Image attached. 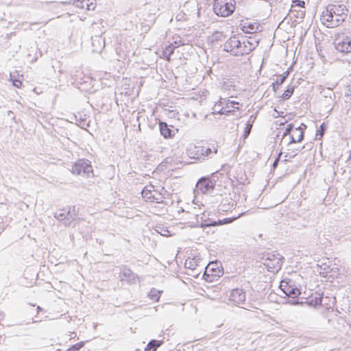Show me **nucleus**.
<instances>
[{"label": "nucleus", "instance_id": "obj_1", "mask_svg": "<svg viewBox=\"0 0 351 351\" xmlns=\"http://www.w3.org/2000/svg\"><path fill=\"white\" fill-rule=\"evenodd\" d=\"M348 9L343 4H329L321 16L322 23L328 28L339 26L348 16Z\"/></svg>", "mask_w": 351, "mask_h": 351}, {"label": "nucleus", "instance_id": "obj_2", "mask_svg": "<svg viewBox=\"0 0 351 351\" xmlns=\"http://www.w3.org/2000/svg\"><path fill=\"white\" fill-rule=\"evenodd\" d=\"M217 153V147L213 145L212 147L204 146H194L188 150L190 157L200 161L212 158L213 156Z\"/></svg>", "mask_w": 351, "mask_h": 351}, {"label": "nucleus", "instance_id": "obj_3", "mask_svg": "<svg viewBox=\"0 0 351 351\" xmlns=\"http://www.w3.org/2000/svg\"><path fill=\"white\" fill-rule=\"evenodd\" d=\"M234 5V0H215L213 10L217 15L226 17L233 13Z\"/></svg>", "mask_w": 351, "mask_h": 351}, {"label": "nucleus", "instance_id": "obj_4", "mask_svg": "<svg viewBox=\"0 0 351 351\" xmlns=\"http://www.w3.org/2000/svg\"><path fill=\"white\" fill-rule=\"evenodd\" d=\"M284 258L278 254L268 253L262 258L263 264L270 272H278L282 267Z\"/></svg>", "mask_w": 351, "mask_h": 351}, {"label": "nucleus", "instance_id": "obj_5", "mask_svg": "<svg viewBox=\"0 0 351 351\" xmlns=\"http://www.w3.org/2000/svg\"><path fill=\"white\" fill-rule=\"evenodd\" d=\"M241 45L242 40L238 36L234 35L224 43L223 49L233 56H242Z\"/></svg>", "mask_w": 351, "mask_h": 351}, {"label": "nucleus", "instance_id": "obj_6", "mask_svg": "<svg viewBox=\"0 0 351 351\" xmlns=\"http://www.w3.org/2000/svg\"><path fill=\"white\" fill-rule=\"evenodd\" d=\"M71 171L73 174L86 175L88 177L93 173V169L88 160L79 159L73 165Z\"/></svg>", "mask_w": 351, "mask_h": 351}, {"label": "nucleus", "instance_id": "obj_7", "mask_svg": "<svg viewBox=\"0 0 351 351\" xmlns=\"http://www.w3.org/2000/svg\"><path fill=\"white\" fill-rule=\"evenodd\" d=\"M280 291L289 298H295L300 295L299 289L294 286L293 282L290 279H284L280 284Z\"/></svg>", "mask_w": 351, "mask_h": 351}, {"label": "nucleus", "instance_id": "obj_8", "mask_svg": "<svg viewBox=\"0 0 351 351\" xmlns=\"http://www.w3.org/2000/svg\"><path fill=\"white\" fill-rule=\"evenodd\" d=\"M119 278L121 281H125L129 284H135L138 279L136 274L127 266H122L120 268Z\"/></svg>", "mask_w": 351, "mask_h": 351}, {"label": "nucleus", "instance_id": "obj_9", "mask_svg": "<svg viewBox=\"0 0 351 351\" xmlns=\"http://www.w3.org/2000/svg\"><path fill=\"white\" fill-rule=\"evenodd\" d=\"M335 49L342 53H348L351 52V39L348 36L343 37L342 38H337L335 41Z\"/></svg>", "mask_w": 351, "mask_h": 351}, {"label": "nucleus", "instance_id": "obj_10", "mask_svg": "<svg viewBox=\"0 0 351 351\" xmlns=\"http://www.w3.org/2000/svg\"><path fill=\"white\" fill-rule=\"evenodd\" d=\"M245 298V291L240 288L232 289L229 297V300L235 305L243 304Z\"/></svg>", "mask_w": 351, "mask_h": 351}, {"label": "nucleus", "instance_id": "obj_11", "mask_svg": "<svg viewBox=\"0 0 351 351\" xmlns=\"http://www.w3.org/2000/svg\"><path fill=\"white\" fill-rule=\"evenodd\" d=\"M215 182L209 178H202L196 184V188L202 193H206L214 189Z\"/></svg>", "mask_w": 351, "mask_h": 351}, {"label": "nucleus", "instance_id": "obj_12", "mask_svg": "<svg viewBox=\"0 0 351 351\" xmlns=\"http://www.w3.org/2000/svg\"><path fill=\"white\" fill-rule=\"evenodd\" d=\"M214 265L215 263H210L205 268L203 278L207 282H213L216 277H219L220 276L221 270L214 268Z\"/></svg>", "mask_w": 351, "mask_h": 351}, {"label": "nucleus", "instance_id": "obj_13", "mask_svg": "<svg viewBox=\"0 0 351 351\" xmlns=\"http://www.w3.org/2000/svg\"><path fill=\"white\" fill-rule=\"evenodd\" d=\"M236 219H237V217L225 218L223 219H219L218 221L211 220L210 219H203L201 222L200 227L205 229L208 227L228 224L232 223Z\"/></svg>", "mask_w": 351, "mask_h": 351}, {"label": "nucleus", "instance_id": "obj_14", "mask_svg": "<svg viewBox=\"0 0 351 351\" xmlns=\"http://www.w3.org/2000/svg\"><path fill=\"white\" fill-rule=\"evenodd\" d=\"M242 45H241V52L242 56L244 54H247L254 50L256 47L258 45V41L256 40H250L249 39L242 38Z\"/></svg>", "mask_w": 351, "mask_h": 351}, {"label": "nucleus", "instance_id": "obj_15", "mask_svg": "<svg viewBox=\"0 0 351 351\" xmlns=\"http://www.w3.org/2000/svg\"><path fill=\"white\" fill-rule=\"evenodd\" d=\"M90 0H75L73 2V5L82 9L86 8L88 10H94L95 8V3Z\"/></svg>", "mask_w": 351, "mask_h": 351}, {"label": "nucleus", "instance_id": "obj_16", "mask_svg": "<svg viewBox=\"0 0 351 351\" xmlns=\"http://www.w3.org/2000/svg\"><path fill=\"white\" fill-rule=\"evenodd\" d=\"M291 0H280L277 3V8L280 13L287 16L291 11Z\"/></svg>", "mask_w": 351, "mask_h": 351}, {"label": "nucleus", "instance_id": "obj_17", "mask_svg": "<svg viewBox=\"0 0 351 351\" xmlns=\"http://www.w3.org/2000/svg\"><path fill=\"white\" fill-rule=\"evenodd\" d=\"M161 135L165 138H171L174 135L173 130L165 122L160 121L159 123Z\"/></svg>", "mask_w": 351, "mask_h": 351}, {"label": "nucleus", "instance_id": "obj_18", "mask_svg": "<svg viewBox=\"0 0 351 351\" xmlns=\"http://www.w3.org/2000/svg\"><path fill=\"white\" fill-rule=\"evenodd\" d=\"M54 217L59 221H62L65 226L71 225L70 218L67 215V210L65 209H62V210H60V212H56L54 214Z\"/></svg>", "mask_w": 351, "mask_h": 351}, {"label": "nucleus", "instance_id": "obj_19", "mask_svg": "<svg viewBox=\"0 0 351 351\" xmlns=\"http://www.w3.org/2000/svg\"><path fill=\"white\" fill-rule=\"evenodd\" d=\"M220 103L221 104H225V108L231 110L230 112L234 111L235 110L239 109V103L234 101H230L226 99H220Z\"/></svg>", "mask_w": 351, "mask_h": 351}, {"label": "nucleus", "instance_id": "obj_20", "mask_svg": "<svg viewBox=\"0 0 351 351\" xmlns=\"http://www.w3.org/2000/svg\"><path fill=\"white\" fill-rule=\"evenodd\" d=\"M142 196L144 199H146V201H150V202H160L161 198L156 197L153 194L151 190H148L147 189H143L142 192Z\"/></svg>", "mask_w": 351, "mask_h": 351}, {"label": "nucleus", "instance_id": "obj_21", "mask_svg": "<svg viewBox=\"0 0 351 351\" xmlns=\"http://www.w3.org/2000/svg\"><path fill=\"white\" fill-rule=\"evenodd\" d=\"M322 296L319 294H316L312 296L310 299L306 301V303L310 306H317L322 304Z\"/></svg>", "mask_w": 351, "mask_h": 351}, {"label": "nucleus", "instance_id": "obj_22", "mask_svg": "<svg viewBox=\"0 0 351 351\" xmlns=\"http://www.w3.org/2000/svg\"><path fill=\"white\" fill-rule=\"evenodd\" d=\"M177 46H175L173 43L167 46L162 51V57L167 60H170V56L173 53L175 49Z\"/></svg>", "mask_w": 351, "mask_h": 351}, {"label": "nucleus", "instance_id": "obj_23", "mask_svg": "<svg viewBox=\"0 0 351 351\" xmlns=\"http://www.w3.org/2000/svg\"><path fill=\"white\" fill-rule=\"evenodd\" d=\"M225 104H221L220 101L219 103L216 104L213 107V113L220 114H228L230 113V110H226Z\"/></svg>", "mask_w": 351, "mask_h": 351}, {"label": "nucleus", "instance_id": "obj_24", "mask_svg": "<svg viewBox=\"0 0 351 351\" xmlns=\"http://www.w3.org/2000/svg\"><path fill=\"white\" fill-rule=\"evenodd\" d=\"M162 343V341L151 340L145 348V351H156Z\"/></svg>", "mask_w": 351, "mask_h": 351}, {"label": "nucleus", "instance_id": "obj_25", "mask_svg": "<svg viewBox=\"0 0 351 351\" xmlns=\"http://www.w3.org/2000/svg\"><path fill=\"white\" fill-rule=\"evenodd\" d=\"M254 121H255V117L253 115H251L248 121L246 123V127L245 128V131L243 133L244 138H246L250 135Z\"/></svg>", "mask_w": 351, "mask_h": 351}, {"label": "nucleus", "instance_id": "obj_26", "mask_svg": "<svg viewBox=\"0 0 351 351\" xmlns=\"http://www.w3.org/2000/svg\"><path fill=\"white\" fill-rule=\"evenodd\" d=\"M258 27H259V25H258L257 23H250L247 25H243V31L245 32V33L252 34V33L256 32L257 30L258 29Z\"/></svg>", "mask_w": 351, "mask_h": 351}, {"label": "nucleus", "instance_id": "obj_27", "mask_svg": "<svg viewBox=\"0 0 351 351\" xmlns=\"http://www.w3.org/2000/svg\"><path fill=\"white\" fill-rule=\"evenodd\" d=\"M155 230L162 236L169 237L171 235L170 232L167 228L163 226L162 225H156Z\"/></svg>", "mask_w": 351, "mask_h": 351}, {"label": "nucleus", "instance_id": "obj_28", "mask_svg": "<svg viewBox=\"0 0 351 351\" xmlns=\"http://www.w3.org/2000/svg\"><path fill=\"white\" fill-rule=\"evenodd\" d=\"M77 213L78 209L76 208L75 206H71L69 208L67 215L70 218V223L75 219V217L77 216Z\"/></svg>", "mask_w": 351, "mask_h": 351}, {"label": "nucleus", "instance_id": "obj_29", "mask_svg": "<svg viewBox=\"0 0 351 351\" xmlns=\"http://www.w3.org/2000/svg\"><path fill=\"white\" fill-rule=\"evenodd\" d=\"M160 291H158L157 289H152L149 293V298L155 301V302H157L159 300V298H160Z\"/></svg>", "mask_w": 351, "mask_h": 351}, {"label": "nucleus", "instance_id": "obj_30", "mask_svg": "<svg viewBox=\"0 0 351 351\" xmlns=\"http://www.w3.org/2000/svg\"><path fill=\"white\" fill-rule=\"evenodd\" d=\"M294 89H295L294 86L289 87L287 90H285V92L283 93V94L282 95V97L284 99H289L291 97V95L293 94Z\"/></svg>", "mask_w": 351, "mask_h": 351}, {"label": "nucleus", "instance_id": "obj_31", "mask_svg": "<svg viewBox=\"0 0 351 351\" xmlns=\"http://www.w3.org/2000/svg\"><path fill=\"white\" fill-rule=\"evenodd\" d=\"M185 266L187 268L194 271L195 270V268L197 266V261L195 259L186 260L185 262Z\"/></svg>", "mask_w": 351, "mask_h": 351}, {"label": "nucleus", "instance_id": "obj_32", "mask_svg": "<svg viewBox=\"0 0 351 351\" xmlns=\"http://www.w3.org/2000/svg\"><path fill=\"white\" fill-rule=\"evenodd\" d=\"M286 80V76H282L280 79H277L275 82H273L272 87L274 91H276V90L278 88V86L284 83V82Z\"/></svg>", "mask_w": 351, "mask_h": 351}, {"label": "nucleus", "instance_id": "obj_33", "mask_svg": "<svg viewBox=\"0 0 351 351\" xmlns=\"http://www.w3.org/2000/svg\"><path fill=\"white\" fill-rule=\"evenodd\" d=\"M84 344H85L84 341H80V342L72 346L66 351H79L82 348L84 347Z\"/></svg>", "mask_w": 351, "mask_h": 351}, {"label": "nucleus", "instance_id": "obj_34", "mask_svg": "<svg viewBox=\"0 0 351 351\" xmlns=\"http://www.w3.org/2000/svg\"><path fill=\"white\" fill-rule=\"evenodd\" d=\"M326 129H327V124L324 122L322 123L317 131V136H318V135L320 136V137L319 138H320L324 135Z\"/></svg>", "mask_w": 351, "mask_h": 351}, {"label": "nucleus", "instance_id": "obj_35", "mask_svg": "<svg viewBox=\"0 0 351 351\" xmlns=\"http://www.w3.org/2000/svg\"><path fill=\"white\" fill-rule=\"evenodd\" d=\"M321 269L324 270V271H321V273L328 274L333 271V267H330V265H328L326 263H323L320 266Z\"/></svg>", "mask_w": 351, "mask_h": 351}, {"label": "nucleus", "instance_id": "obj_36", "mask_svg": "<svg viewBox=\"0 0 351 351\" xmlns=\"http://www.w3.org/2000/svg\"><path fill=\"white\" fill-rule=\"evenodd\" d=\"M305 2L304 1L300 0H292V4L291 5V8L293 6H298L300 8H304Z\"/></svg>", "mask_w": 351, "mask_h": 351}, {"label": "nucleus", "instance_id": "obj_37", "mask_svg": "<svg viewBox=\"0 0 351 351\" xmlns=\"http://www.w3.org/2000/svg\"><path fill=\"white\" fill-rule=\"evenodd\" d=\"M293 128H294V125L293 123H290V124L287 125L285 128V131L283 134V136L289 135Z\"/></svg>", "mask_w": 351, "mask_h": 351}, {"label": "nucleus", "instance_id": "obj_38", "mask_svg": "<svg viewBox=\"0 0 351 351\" xmlns=\"http://www.w3.org/2000/svg\"><path fill=\"white\" fill-rule=\"evenodd\" d=\"M10 77H11V80L12 81V84L17 87V88H19L21 85H22V82L21 80H14L12 78V75H10Z\"/></svg>", "mask_w": 351, "mask_h": 351}, {"label": "nucleus", "instance_id": "obj_39", "mask_svg": "<svg viewBox=\"0 0 351 351\" xmlns=\"http://www.w3.org/2000/svg\"><path fill=\"white\" fill-rule=\"evenodd\" d=\"M281 154H282V152H280L278 157L274 161V162H273L274 167H276L278 165V161H279Z\"/></svg>", "mask_w": 351, "mask_h": 351}, {"label": "nucleus", "instance_id": "obj_40", "mask_svg": "<svg viewBox=\"0 0 351 351\" xmlns=\"http://www.w3.org/2000/svg\"><path fill=\"white\" fill-rule=\"evenodd\" d=\"M298 139H297V142L299 143L300 141H302L304 138V131L301 130L300 131V135L298 136Z\"/></svg>", "mask_w": 351, "mask_h": 351}, {"label": "nucleus", "instance_id": "obj_41", "mask_svg": "<svg viewBox=\"0 0 351 351\" xmlns=\"http://www.w3.org/2000/svg\"><path fill=\"white\" fill-rule=\"evenodd\" d=\"M306 128V125H304V123L301 124V125H300L299 127L298 128H295V130H298V131H304V130Z\"/></svg>", "mask_w": 351, "mask_h": 351}, {"label": "nucleus", "instance_id": "obj_42", "mask_svg": "<svg viewBox=\"0 0 351 351\" xmlns=\"http://www.w3.org/2000/svg\"><path fill=\"white\" fill-rule=\"evenodd\" d=\"M222 37H223L222 35H213V40H219L221 39Z\"/></svg>", "mask_w": 351, "mask_h": 351}, {"label": "nucleus", "instance_id": "obj_43", "mask_svg": "<svg viewBox=\"0 0 351 351\" xmlns=\"http://www.w3.org/2000/svg\"><path fill=\"white\" fill-rule=\"evenodd\" d=\"M297 143V140L293 137V136H290L289 144Z\"/></svg>", "mask_w": 351, "mask_h": 351}, {"label": "nucleus", "instance_id": "obj_44", "mask_svg": "<svg viewBox=\"0 0 351 351\" xmlns=\"http://www.w3.org/2000/svg\"><path fill=\"white\" fill-rule=\"evenodd\" d=\"M173 45H174L175 46H177V47H178V46H180V45H183V43H181V41H180V40L179 42H178V41H175Z\"/></svg>", "mask_w": 351, "mask_h": 351}, {"label": "nucleus", "instance_id": "obj_45", "mask_svg": "<svg viewBox=\"0 0 351 351\" xmlns=\"http://www.w3.org/2000/svg\"><path fill=\"white\" fill-rule=\"evenodd\" d=\"M289 74V70L285 71L284 73H283V75L282 76H286V79L287 78L288 75Z\"/></svg>", "mask_w": 351, "mask_h": 351}, {"label": "nucleus", "instance_id": "obj_46", "mask_svg": "<svg viewBox=\"0 0 351 351\" xmlns=\"http://www.w3.org/2000/svg\"><path fill=\"white\" fill-rule=\"evenodd\" d=\"M300 302L298 301V300H295L292 302L293 304H300ZM301 303H303L302 302Z\"/></svg>", "mask_w": 351, "mask_h": 351}]
</instances>
